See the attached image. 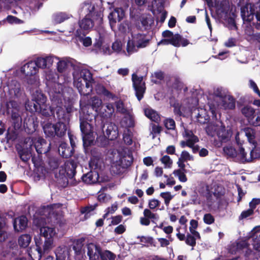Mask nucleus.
Wrapping results in <instances>:
<instances>
[{
  "instance_id": "1",
  "label": "nucleus",
  "mask_w": 260,
  "mask_h": 260,
  "mask_svg": "<svg viewBox=\"0 0 260 260\" xmlns=\"http://www.w3.org/2000/svg\"><path fill=\"white\" fill-rule=\"evenodd\" d=\"M74 84L81 95H86L92 91L93 79L90 72L86 69L77 68L73 74Z\"/></svg>"
},
{
  "instance_id": "2",
  "label": "nucleus",
  "mask_w": 260,
  "mask_h": 260,
  "mask_svg": "<svg viewBox=\"0 0 260 260\" xmlns=\"http://www.w3.org/2000/svg\"><path fill=\"white\" fill-rule=\"evenodd\" d=\"M207 135L214 139V144L219 147L222 143L229 141L232 136V131L226 128L224 124L219 120L208 124L206 127Z\"/></svg>"
},
{
  "instance_id": "3",
  "label": "nucleus",
  "mask_w": 260,
  "mask_h": 260,
  "mask_svg": "<svg viewBox=\"0 0 260 260\" xmlns=\"http://www.w3.org/2000/svg\"><path fill=\"white\" fill-rule=\"evenodd\" d=\"M130 30L131 37L128 38L126 47L128 55L137 52L139 49L147 47L150 40L149 37L142 32L137 25L135 30Z\"/></svg>"
},
{
  "instance_id": "4",
  "label": "nucleus",
  "mask_w": 260,
  "mask_h": 260,
  "mask_svg": "<svg viewBox=\"0 0 260 260\" xmlns=\"http://www.w3.org/2000/svg\"><path fill=\"white\" fill-rule=\"evenodd\" d=\"M94 7L89 2H85L81 8L82 12L86 13L85 18L79 22L80 27L85 30H88L92 28L93 21L100 24L102 21L103 15L100 12H94Z\"/></svg>"
},
{
  "instance_id": "5",
  "label": "nucleus",
  "mask_w": 260,
  "mask_h": 260,
  "mask_svg": "<svg viewBox=\"0 0 260 260\" xmlns=\"http://www.w3.org/2000/svg\"><path fill=\"white\" fill-rule=\"evenodd\" d=\"M241 13L244 23L249 22L260 29V0L254 4H246L241 8Z\"/></svg>"
},
{
  "instance_id": "6",
  "label": "nucleus",
  "mask_w": 260,
  "mask_h": 260,
  "mask_svg": "<svg viewBox=\"0 0 260 260\" xmlns=\"http://www.w3.org/2000/svg\"><path fill=\"white\" fill-rule=\"evenodd\" d=\"M209 106L211 112L213 115H214L218 109H234L235 102L234 98L231 96L223 95L222 93H220L215 96L214 101L209 103Z\"/></svg>"
},
{
  "instance_id": "7",
  "label": "nucleus",
  "mask_w": 260,
  "mask_h": 260,
  "mask_svg": "<svg viewBox=\"0 0 260 260\" xmlns=\"http://www.w3.org/2000/svg\"><path fill=\"white\" fill-rule=\"evenodd\" d=\"M49 95L52 103V107L48 106L46 104H44V107H41L40 110H39L37 112L40 113L44 116H48L50 115V114H53V109L55 108V106H56V108H57L56 112L59 109L60 111V114H63L64 112L62 110V108L60 107L62 103V93H60L59 91L58 92L50 91Z\"/></svg>"
},
{
  "instance_id": "8",
  "label": "nucleus",
  "mask_w": 260,
  "mask_h": 260,
  "mask_svg": "<svg viewBox=\"0 0 260 260\" xmlns=\"http://www.w3.org/2000/svg\"><path fill=\"white\" fill-rule=\"evenodd\" d=\"M90 116H85V117H80V129L82 134V139L84 145H91L94 140V136L93 127L89 122L92 118H89Z\"/></svg>"
},
{
  "instance_id": "9",
  "label": "nucleus",
  "mask_w": 260,
  "mask_h": 260,
  "mask_svg": "<svg viewBox=\"0 0 260 260\" xmlns=\"http://www.w3.org/2000/svg\"><path fill=\"white\" fill-rule=\"evenodd\" d=\"M24 142L29 146V149L34 145L38 154L46 153L50 149V144H47L43 138L28 137L25 139Z\"/></svg>"
},
{
  "instance_id": "10",
  "label": "nucleus",
  "mask_w": 260,
  "mask_h": 260,
  "mask_svg": "<svg viewBox=\"0 0 260 260\" xmlns=\"http://www.w3.org/2000/svg\"><path fill=\"white\" fill-rule=\"evenodd\" d=\"M182 135L185 140L182 141L180 145L182 148L188 146L192 149L193 153H196L199 150L198 146H194V144L199 141L198 138L195 136L191 131L184 128Z\"/></svg>"
},
{
  "instance_id": "11",
  "label": "nucleus",
  "mask_w": 260,
  "mask_h": 260,
  "mask_svg": "<svg viewBox=\"0 0 260 260\" xmlns=\"http://www.w3.org/2000/svg\"><path fill=\"white\" fill-rule=\"evenodd\" d=\"M43 214L51 219V221L57 220L61 217V206L60 204H54L43 208Z\"/></svg>"
},
{
  "instance_id": "12",
  "label": "nucleus",
  "mask_w": 260,
  "mask_h": 260,
  "mask_svg": "<svg viewBox=\"0 0 260 260\" xmlns=\"http://www.w3.org/2000/svg\"><path fill=\"white\" fill-rule=\"evenodd\" d=\"M102 129L104 136L110 140H114L119 136L118 126L113 122L105 123Z\"/></svg>"
},
{
  "instance_id": "13",
  "label": "nucleus",
  "mask_w": 260,
  "mask_h": 260,
  "mask_svg": "<svg viewBox=\"0 0 260 260\" xmlns=\"http://www.w3.org/2000/svg\"><path fill=\"white\" fill-rule=\"evenodd\" d=\"M188 44L189 42L187 40L182 38V37L178 34H175L172 38L163 39L158 43V45L171 44L177 47H179L180 46L185 47Z\"/></svg>"
},
{
  "instance_id": "14",
  "label": "nucleus",
  "mask_w": 260,
  "mask_h": 260,
  "mask_svg": "<svg viewBox=\"0 0 260 260\" xmlns=\"http://www.w3.org/2000/svg\"><path fill=\"white\" fill-rule=\"evenodd\" d=\"M244 135L247 137L248 141L250 143L254 145L255 144V131L253 128L250 127H246L241 132L237 133L235 136V139L238 145H242L243 143V141L241 140V137Z\"/></svg>"
},
{
  "instance_id": "15",
  "label": "nucleus",
  "mask_w": 260,
  "mask_h": 260,
  "mask_svg": "<svg viewBox=\"0 0 260 260\" xmlns=\"http://www.w3.org/2000/svg\"><path fill=\"white\" fill-rule=\"evenodd\" d=\"M36 247L44 255L48 253L54 246V242L50 240L43 239L41 237L35 238Z\"/></svg>"
},
{
  "instance_id": "16",
  "label": "nucleus",
  "mask_w": 260,
  "mask_h": 260,
  "mask_svg": "<svg viewBox=\"0 0 260 260\" xmlns=\"http://www.w3.org/2000/svg\"><path fill=\"white\" fill-rule=\"evenodd\" d=\"M132 80L133 86L135 89L136 95L139 101H140L143 97V94L145 92V84L143 82V77H138L136 74L132 76Z\"/></svg>"
},
{
  "instance_id": "17",
  "label": "nucleus",
  "mask_w": 260,
  "mask_h": 260,
  "mask_svg": "<svg viewBox=\"0 0 260 260\" xmlns=\"http://www.w3.org/2000/svg\"><path fill=\"white\" fill-rule=\"evenodd\" d=\"M58 57L49 55L45 56L38 57L35 59L38 70L42 69H49L52 66L55 60H58Z\"/></svg>"
},
{
  "instance_id": "18",
  "label": "nucleus",
  "mask_w": 260,
  "mask_h": 260,
  "mask_svg": "<svg viewBox=\"0 0 260 260\" xmlns=\"http://www.w3.org/2000/svg\"><path fill=\"white\" fill-rule=\"evenodd\" d=\"M119 164L123 168L129 167L133 161L132 152L127 148H123L119 153Z\"/></svg>"
},
{
  "instance_id": "19",
  "label": "nucleus",
  "mask_w": 260,
  "mask_h": 260,
  "mask_svg": "<svg viewBox=\"0 0 260 260\" xmlns=\"http://www.w3.org/2000/svg\"><path fill=\"white\" fill-rule=\"evenodd\" d=\"M44 76L47 81L46 84L47 86H49L51 83H54L55 88L57 87L58 88V91H56L58 92L59 91L61 93L62 85L56 83L58 79V75L57 74L49 69L44 72ZM50 91H52V90H50ZM52 91H55L53 90Z\"/></svg>"
},
{
  "instance_id": "20",
  "label": "nucleus",
  "mask_w": 260,
  "mask_h": 260,
  "mask_svg": "<svg viewBox=\"0 0 260 260\" xmlns=\"http://www.w3.org/2000/svg\"><path fill=\"white\" fill-rule=\"evenodd\" d=\"M253 146L254 147L252 148L249 154L248 155L245 152L244 148L243 147H240L239 156L240 157V159L241 162L250 161L253 159L257 158L260 156V150H258V149L255 147V145Z\"/></svg>"
},
{
  "instance_id": "21",
  "label": "nucleus",
  "mask_w": 260,
  "mask_h": 260,
  "mask_svg": "<svg viewBox=\"0 0 260 260\" xmlns=\"http://www.w3.org/2000/svg\"><path fill=\"white\" fill-rule=\"evenodd\" d=\"M125 16V12L121 8H116L112 11L109 16L108 18L110 26L112 28L116 25V23L120 21Z\"/></svg>"
},
{
  "instance_id": "22",
  "label": "nucleus",
  "mask_w": 260,
  "mask_h": 260,
  "mask_svg": "<svg viewBox=\"0 0 260 260\" xmlns=\"http://www.w3.org/2000/svg\"><path fill=\"white\" fill-rule=\"evenodd\" d=\"M57 115L59 121L55 124L56 135L58 137H61L64 135L67 131V124L62 120L65 119L66 115L63 113L60 114V111L58 109L57 112Z\"/></svg>"
},
{
  "instance_id": "23",
  "label": "nucleus",
  "mask_w": 260,
  "mask_h": 260,
  "mask_svg": "<svg viewBox=\"0 0 260 260\" xmlns=\"http://www.w3.org/2000/svg\"><path fill=\"white\" fill-rule=\"evenodd\" d=\"M114 110L113 105L111 103H108L105 106L103 105L97 113L102 119L107 120L112 118Z\"/></svg>"
},
{
  "instance_id": "24",
  "label": "nucleus",
  "mask_w": 260,
  "mask_h": 260,
  "mask_svg": "<svg viewBox=\"0 0 260 260\" xmlns=\"http://www.w3.org/2000/svg\"><path fill=\"white\" fill-rule=\"evenodd\" d=\"M39 72L35 61H30L24 64L21 68V72L26 76H34Z\"/></svg>"
},
{
  "instance_id": "25",
  "label": "nucleus",
  "mask_w": 260,
  "mask_h": 260,
  "mask_svg": "<svg viewBox=\"0 0 260 260\" xmlns=\"http://www.w3.org/2000/svg\"><path fill=\"white\" fill-rule=\"evenodd\" d=\"M87 249L90 260H99L102 253L100 246L90 243L87 245Z\"/></svg>"
},
{
  "instance_id": "26",
  "label": "nucleus",
  "mask_w": 260,
  "mask_h": 260,
  "mask_svg": "<svg viewBox=\"0 0 260 260\" xmlns=\"http://www.w3.org/2000/svg\"><path fill=\"white\" fill-rule=\"evenodd\" d=\"M191 115L192 116H195L197 121L201 124L206 123L209 119L206 110L203 108L195 109L192 112Z\"/></svg>"
},
{
  "instance_id": "27",
  "label": "nucleus",
  "mask_w": 260,
  "mask_h": 260,
  "mask_svg": "<svg viewBox=\"0 0 260 260\" xmlns=\"http://www.w3.org/2000/svg\"><path fill=\"white\" fill-rule=\"evenodd\" d=\"M8 226L6 216L0 214V242L5 241L8 238Z\"/></svg>"
},
{
  "instance_id": "28",
  "label": "nucleus",
  "mask_w": 260,
  "mask_h": 260,
  "mask_svg": "<svg viewBox=\"0 0 260 260\" xmlns=\"http://www.w3.org/2000/svg\"><path fill=\"white\" fill-rule=\"evenodd\" d=\"M56 258L48 256L44 260H60L61 258L64 259L67 257L68 258L69 256L68 248L66 246L58 247L56 252Z\"/></svg>"
},
{
  "instance_id": "29",
  "label": "nucleus",
  "mask_w": 260,
  "mask_h": 260,
  "mask_svg": "<svg viewBox=\"0 0 260 260\" xmlns=\"http://www.w3.org/2000/svg\"><path fill=\"white\" fill-rule=\"evenodd\" d=\"M27 225V219L25 216H21L14 219L13 226L16 232H21L25 230Z\"/></svg>"
},
{
  "instance_id": "30",
  "label": "nucleus",
  "mask_w": 260,
  "mask_h": 260,
  "mask_svg": "<svg viewBox=\"0 0 260 260\" xmlns=\"http://www.w3.org/2000/svg\"><path fill=\"white\" fill-rule=\"evenodd\" d=\"M40 234L45 239L50 240L54 242L53 237L56 233L54 228L45 226L40 228Z\"/></svg>"
},
{
  "instance_id": "31",
  "label": "nucleus",
  "mask_w": 260,
  "mask_h": 260,
  "mask_svg": "<svg viewBox=\"0 0 260 260\" xmlns=\"http://www.w3.org/2000/svg\"><path fill=\"white\" fill-rule=\"evenodd\" d=\"M32 101H35L41 107H44V104H46V97L43 94L41 90L36 89L35 92L32 93Z\"/></svg>"
},
{
  "instance_id": "32",
  "label": "nucleus",
  "mask_w": 260,
  "mask_h": 260,
  "mask_svg": "<svg viewBox=\"0 0 260 260\" xmlns=\"http://www.w3.org/2000/svg\"><path fill=\"white\" fill-rule=\"evenodd\" d=\"M99 174L96 171H91L84 175L82 179L87 184H92L98 181Z\"/></svg>"
},
{
  "instance_id": "33",
  "label": "nucleus",
  "mask_w": 260,
  "mask_h": 260,
  "mask_svg": "<svg viewBox=\"0 0 260 260\" xmlns=\"http://www.w3.org/2000/svg\"><path fill=\"white\" fill-rule=\"evenodd\" d=\"M9 92L12 96L18 97L21 93V89L19 83L16 81H12L9 86Z\"/></svg>"
},
{
  "instance_id": "34",
  "label": "nucleus",
  "mask_w": 260,
  "mask_h": 260,
  "mask_svg": "<svg viewBox=\"0 0 260 260\" xmlns=\"http://www.w3.org/2000/svg\"><path fill=\"white\" fill-rule=\"evenodd\" d=\"M31 241V236L28 234H22L19 237L18 243L22 248L27 247Z\"/></svg>"
},
{
  "instance_id": "35",
  "label": "nucleus",
  "mask_w": 260,
  "mask_h": 260,
  "mask_svg": "<svg viewBox=\"0 0 260 260\" xmlns=\"http://www.w3.org/2000/svg\"><path fill=\"white\" fill-rule=\"evenodd\" d=\"M240 110L242 115L247 119L248 121L256 111L250 105H245L241 107Z\"/></svg>"
},
{
  "instance_id": "36",
  "label": "nucleus",
  "mask_w": 260,
  "mask_h": 260,
  "mask_svg": "<svg viewBox=\"0 0 260 260\" xmlns=\"http://www.w3.org/2000/svg\"><path fill=\"white\" fill-rule=\"evenodd\" d=\"M56 69L58 72L62 73L67 70L70 64V62L66 58H59L57 60Z\"/></svg>"
},
{
  "instance_id": "37",
  "label": "nucleus",
  "mask_w": 260,
  "mask_h": 260,
  "mask_svg": "<svg viewBox=\"0 0 260 260\" xmlns=\"http://www.w3.org/2000/svg\"><path fill=\"white\" fill-rule=\"evenodd\" d=\"M44 132L48 137H52L56 135L55 124L47 123L43 126Z\"/></svg>"
},
{
  "instance_id": "38",
  "label": "nucleus",
  "mask_w": 260,
  "mask_h": 260,
  "mask_svg": "<svg viewBox=\"0 0 260 260\" xmlns=\"http://www.w3.org/2000/svg\"><path fill=\"white\" fill-rule=\"evenodd\" d=\"M89 166L92 169H101L104 166L103 159L96 156H92L89 162Z\"/></svg>"
},
{
  "instance_id": "39",
  "label": "nucleus",
  "mask_w": 260,
  "mask_h": 260,
  "mask_svg": "<svg viewBox=\"0 0 260 260\" xmlns=\"http://www.w3.org/2000/svg\"><path fill=\"white\" fill-rule=\"evenodd\" d=\"M121 125L126 127H132L134 125L133 116L129 113L125 114L124 117L121 121Z\"/></svg>"
},
{
  "instance_id": "40",
  "label": "nucleus",
  "mask_w": 260,
  "mask_h": 260,
  "mask_svg": "<svg viewBox=\"0 0 260 260\" xmlns=\"http://www.w3.org/2000/svg\"><path fill=\"white\" fill-rule=\"evenodd\" d=\"M71 16V15L66 13L59 12L53 15V20L55 23H60L70 18Z\"/></svg>"
},
{
  "instance_id": "41",
  "label": "nucleus",
  "mask_w": 260,
  "mask_h": 260,
  "mask_svg": "<svg viewBox=\"0 0 260 260\" xmlns=\"http://www.w3.org/2000/svg\"><path fill=\"white\" fill-rule=\"evenodd\" d=\"M145 114L148 118L155 122H158L160 120L159 114L152 109H146L145 110Z\"/></svg>"
},
{
  "instance_id": "42",
  "label": "nucleus",
  "mask_w": 260,
  "mask_h": 260,
  "mask_svg": "<svg viewBox=\"0 0 260 260\" xmlns=\"http://www.w3.org/2000/svg\"><path fill=\"white\" fill-rule=\"evenodd\" d=\"M112 48L115 52L120 54H123L126 56H128L127 55V51L126 50V51H125L122 49V44L120 41L116 40L113 43Z\"/></svg>"
},
{
  "instance_id": "43",
  "label": "nucleus",
  "mask_w": 260,
  "mask_h": 260,
  "mask_svg": "<svg viewBox=\"0 0 260 260\" xmlns=\"http://www.w3.org/2000/svg\"><path fill=\"white\" fill-rule=\"evenodd\" d=\"M89 104L93 110H95L96 113L103 105L102 100L96 96L91 98Z\"/></svg>"
},
{
  "instance_id": "44",
  "label": "nucleus",
  "mask_w": 260,
  "mask_h": 260,
  "mask_svg": "<svg viewBox=\"0 0 260 260\" xmlns=\"http://www.w3.org/2000/svg\"><path fill=\"white\" fill-rule=\"evenodd\" d=\"M67 144L66 143H61L58 147V152L59 154L63 157H69L71 156L69 148L67 147Z\"/></svg>"
},
{
  "instance_id": "45",
  "label": "nucleus",
  "mask_w": 260,
  "mask_h": 260,
  "mask_svg": "<svg viewBox=\"0 0 260 260\" xmlns=\"http://www.w3.org/2000/svg\"><path fill=\"white\" fill-rule=\"evenodd\" d=\"M224 153L230 157L235 158L237 160L240 161L239 152H237L236 149L232 147H226L223 149Z\"/></svg>"
},
{
  "instance_id": "46",
  "label": "nucleus",
  "mask_w": 260,
  "mask_h": 260,
  "mask_svg": "<svg viewBox=\"0 0 260 260\" xmlns=\"http://www.w3.org/2000/svg\"><path fill=\"white\" fill-rule=\"evenodd\" d=\"M96 92L98 94H101L107 98L108 99L114 100L115 96L107 90L104 86L98 85L96 88Z\"/></svg>"
},
{
  "instance_id": "47",
  "label": "nucleus",
  "mask_w": 260,
  "mask_h": 260,
  "mask_svg": "<svg viewBox=\"0 0 260 260\" xmlns=\"http://www.w3.org/2000/svg\"><path fill=\"white\" fill-rule=\"evenodd\" d=\"M28 253L32 260H40L44 255L40 250L37 249V247L35 248H30Z\"/></svg>"
},
{
  "instance_id": "48",
  "label": "nucleus",
  "mask_w": 260,
  "mask_h": 260,
  "mask_svg": "<svg viewBox=\"0 0 260 260\" xmlns=\"http://www.w3.org/2000/svg\"><path fill=\"white\" fill-rule=\"evenodd\" d=\"M252 240L254 248L256 250L260 251V231L254 232L252 237Z\"/></svg>"
},
{
  "instance_id": "49",
  "label": "nucleus",
  "mask_w": 260,
  "mask_h": 260,
  "mask_svg": "<svg viewBox=\"0 0 260 260\" xmlns=\"http://www.w3.org/2000/svg\"><path fill=\"white\" fill-rule=\"evenodd\" d=\"M248 122L253 126H260V112L256 111Z\"/></svg>"
},
{
  "instance_id": "50",
  "label": "nucleus",
  "mask_w": 260,
  "mask_h": 260,
  "mask_svg": "<svg viewBox=\"0 0 260 260\" xmlns=\"http://www.w3.org/2000/svg\"><path fill=\"white\" fill-rule=\"evenodd\" d=\"M84 241L85 238L83 237L78 239L74 241L73 249L77 254L80 252L83 246Z\"/></svg>"
},
{
  "instance_id": "51",
  "label": "nucleus",
  "mask_w": 260,
  "mask_h": 260,
  "mask_svg": "<svg viewBox=\"0 0 260 260\" xmlns=\"http://www.w3.org/2000/svg\"><path fill=\"white\" fill-rule=\"evenodd\" d=\"M35 101L29 102L28 101L25 103V108L27 110L29 111L30 112H37L41 108V106L39 105Z\"/></svg>"
},
{
  "instance_id": "52",
  "label": "nucleus",
  "mask_w": 260,
  "mask_h": 260,
  "mask_svg": "<svg viewBox=\"0 0 260 260\" xmlns=\"http://www.w3.org/2000/svg\"><path fill=\"white\" fill-rule=\"evenodd\" d=\"M136 26L132 25L128 23V21H125L123 23L120 24L118 26L119 30L122 32H125L128 30V32L131 34V29L135 30Z\"/></svg>"
},
{
  "instance_id": "53",
  "label": "nucleus",
  "mask_w": 260,
  "mask_h": 260,
  "mask_svg": "<svg viewBox=\"0 0 260 260\" xmlns=\"http://www.w3.org/2000/svg\"><path fill=\"white\" fill-rule=\"evenodd\" d=\"M186 172V171L174 170L173 173L178 178L180 182H186L187 181V178L185 175Z\"/></svg>"
},
{
  "instance_id": "54",
  "label": "nucleus",
  "mask_w": 260,
  "mask_h": 260,
  "mask_svg": "<svg viewBox=\"0 0 260 260\" xmlns=\"http://www.w3.org/2000/svg\"><path fill=\"white\" fill-rule=\"evenodd\" d=\"M140 20L142 25L145 29H147L149 26H150L153 22L151 17L148 16H142Z\"/></svg>"
},
{
  "instance_id": "55",
  "label": "nucleus",
  "mask_w": 260,
  "mask_h": 260,
  "mask_svg": "<svg viewBox=\"0 0 260 260\" xmlns=\"http://www.w3.org/2000/svg\"><path fill=\"white\" fill-rule=\"evenodd\" d=\"M164 0H154L152 2V6L154 11L161 12L164 10Z\"/></svg>"
},
{
  "instance_id": "56",
  "label": "nucleus",
  "mask_w": 260,
  "mask_h": 260,
  "mask_svg": "<svg viewBox=\"0 0 260 260\" xmlns=\"http://www.w3.org/2000/svg\"><path fill=\"white\" fill-rule=\"evenodd\" d=\"M123 139L124 143L127 145H131L132 144V133L127 129L123 133Z\"/></svg>"
},
{
  "instance_id": "57",
  "label": "nucleus",
  "mask_w": 260,
  "mask_h": 260,
  "mask_svg": "<svg viewBox=\"0 0 260 260\" xmlns=\"http://www.w3.org/2000/svg\"><path fill=\"white\" fill-rule=\"evenodd\" d=\"M160 161L161 163L164 165L165 168H170L173 164L172 160L170 156L168 155H165L162 157L160 159Z\"/></svg>"
},
{
  "instance_id": "58",
  "label": "nucleus",
  "mask_w": 260,
  "mask_h": 260,
  "mask_svg": "<svg viewBox=\"0 0 260 260\" xmlns=\"http://www.w3.org/2000/svg\"><path fill=\"white\" fill-rule=\"evenodd\" d=\"M101 258H105L106 260L109 259V260H115V255L109 250H106L101 253Z\"/></svg>"
},
{
  "instance_id": "59",
  "label": "nucleus",
  "mask_w": 260,
  "mask_h": 260,
  "mask_svg": "<svg viewBox=\"0 0 260 260\" xmlns=\"http://www.w3.org/2000/svg\"><path fill=\"white\" fill-rule=\"evenodd\" d=\"M29 151L28 150H22L19 152L20 157L22 161L26 162L29 159L31 155Z\"/></svg>"
},
{
  "instance_id": "60",
  "label": "nucleus",
  "mask_w": 260,
  "mask_h": 260,
  "mask_svg": "<svg viewBox=\"0 0 260 260\" xmlns=\"http://www.w3.org/2000/svg\"><path fill=\"white\" fill-rule=\"evenodd\" d=\"M198 238L194 237L191 234L187 233L186 238L185 239V243L186 244L194 247L196 244V240Z\"/></svg>"
},
{
  "instance_id": "61",
  "label": "nucleus",
  "mask_w": 260,
  "mask_h": 260,
  "mask_svg": "<svg viewBox=\"0 0 260 260\" xmlns=\"http://www.w3.org/2000/svg\"><path fill=\"white\" fill-rule=\"evenodd\" d=\"M179 158L185 161H192L194 159L193 156L190 155L189 152L185 150L181 152Z\"/></svg>"
},
{
  "instance_id": "62",
  "label": "nucleus",
  "mask_w": 260,
  "mask_h": 260,
  "mask_svg": "<svg viewBox=\"0 0 260 260\" xmlns=\"http://www.w3.org/2000/svg\"><path fill=\"white\" fill-rule=\"evenodd\" d=\"M27 78V82L28 84L34 85L36 86H38L39 84V79L38 77L34 76H29Z\"/></svg>"
},
{
  "instance_id": "63",
  "label": "nucleus",
  "mask_w": 260,
  "mask_h": 260,
  "mask_svg": "<svg viewBox=\"0 0 260 260\" xmlns=\"http://www.w3.org/2000/svg\"><path fill=\"white\" fill-rule=\"evenodd\" d=\"M245 32L247 35L252 36V39L253 40V41L259 44L258 47L260 49V33L257 32L255 34H252L251 32L249 31L248 29L245 30Z\"/></svg>"
},
{
  "instance_id": "64",
  "label": "nucleus",
  "mask_w": 260,
  "mask_h": 260,
  "mask_svg": "<svg viewBox=\"0 0 260 260\" xmlns=\"http://www.w3.org/2000/svg\"><path fill=\"white\" fill-rule=\"evenodd\" d=\"M164 124L168 129H174L175 128V121L171 118H168L164 120Z\"/></svg>"
}]
</instances>
